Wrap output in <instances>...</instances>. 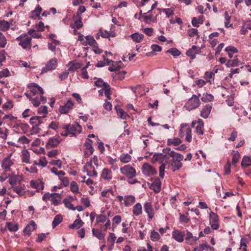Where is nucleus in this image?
<instances>
[{"mask_svg": "<svg viewBox=\"0 0 251 251\" xmlns=\"http://www.w3.org/2000/svg\"><path fill=\"white\" fill-rule=\"evenodd\" d=\"M163 153L168 154L169 158L171 157V160L169 161L173 172H175L181 168L182 164L181 161L183 159V155L177 153L174 151H171L169 148H166L163 150Z\"/></svg>", "mask_w": 251, "mask_h": 251, "instance_id": "f257e3e1", "label": "nucleus"}, {"mask_svg": "<svg viewBox=\"0 0 251 251\" xmlns=\"http://www.w3.org/2000/svg\"><path fill=\"white\" fill-rule=\"evenodd\" d=\"M62 129L64 131L61 133V135L63 136L76 137V135L79 134L82 131L81 126L78 124L75 125L71 124H63L61 126Z\"/></svg>", "mask_w": 251, "mask_h": 251, "instance_id": "f03ea898", "label": "nucleus"}, {"mask_svg": "<svg viewBox=\"0 0 251 251\" xmlns=\"http://www.w3.org/2000/svg\"><path fill=\"white\" fill-rule=\"evenodd\" d=\"M185 135V140L188 142H191L192 141L191 129L188 124L182 123L180 125V129L179 131L178 136L181 138H182Z\"/></svg>", "mask_w": 251, "mask_h": 251, "instance_id": "7ed1b4c3", "label": "nucleus"}, {"mask_svg": "<svg viewBox=\"0 0 251 251\" xmlns=\"http://www.w3.org/2000/svg\"><path fill=\"white\" fill-rule=\"evenodd\" d=\"M201 96L200 94H199L198 96L193 95L185 103L184 107L188 111L198 108L201 104L199 99Z\"/></svg>", "mask_w": 251, "mask_h": 251, "instance_id": "20e7f679", "label": "nucleus"}, {"mask_svg": "<svg viewBox=\"0 0 251 251\" xmlns=\"http://www.w3.org/2000/svg\"><path fill=\"white\" fill-rule=\"evenodd\" d=\"M17 40L19 41V45L25 50H30L31 47V38L27 35H22L17 38Z\"/></svg>", "mask_w": 251, "mask_h": 251, "instance_id": "39448f33", "label": "nucleus"}, {"mask_svg": "<svg viewBox=\"0 0 251 251\" xmlns=\"http://www.w3.org/2000/svg\"><path fill=\"white\" fill-rule=\"evenodd\" d=\"M120 171L122 174L126 176L128 178H132L136 175L135 169L129 165L121 167Z\"/></svg>", "mask_w": 251, "mask_h": 251, "instance_id": "423d86ee", "label": "nucleus"}, {"mask_svg": "<svg viewBox=\"0 0 251 251\" xmlns=\"http://www.w3.org/2000/svg\"><path fill=\"white\" fill-rule=\"evenodd\" d=\"M151 183H148L149 188L155 193H159L161 190V182L158 177H153L151 180Z\"/></svg>", "mask_w": 251, "mask_h": 251, "instance_id": "0eeeda50", "label": "nucleus"}, {"mask_svg": "<svg viewBox=\"0 0 251 251\" xmlns=\"http://www.w3.org/2000/svg\"><path fill=\"white\" fill-rule=\"evenodd\" d=\"M93 141L92 140L87 138L84 144V155L85 158L89 157L91 155L94 151V149L92 147Z\"/></svg>", "mask_w": 251, "mask_h": 251, "instance_id": "6e6552de", "label": "nucleus"}, {"mask_svg": "<svg viewBox=\"0 0 251 251\" xmlns=\"http://www.w3.org/2000/svg\"><path fill=\"white\" fill-rule=\"evenodd\" d=\"M219 216L217 214L211 212L209 214V223L213 230H217L220 227Z\"/></svg>", "mask_w": 251, "mask_h": 251, "instance_id": "1a4fd4ad", "label": "nucleus"}, {"mask_svg": "<svg viewBox=\"0 0 251 251\" xmlns=\"http://www.w3.org/2000/svg\"><path fill=\"white\" fill-rule=\"evenodd\" d=\"M57 59L55 58H53L50 60L46 64L45 67H43L42 71L41 74H44L54 70L57 67Z\"/></svg>", "mask_w": 251, "mask_h": 251, "instance_id": "9d476101", "label": "nucleus"}, {"mask_svg": "<svg viewBox=\"0 0 251 251\" xmlns=\"http://www.w3.org/2000/svg\"><path fill=\"white\" fill-rule=\"evenodd\" d=\"M28 88L29 89L30 94L32 96H35L39 95V94H44V92L43 89L37 84L35 83H31L28 85Z\"/></svg>", "mask_w": 251, "mask_h": 251, "instance_id": "9b49d317", "label": "nucleus"}, {"mask_svg": "<svg viewBox=\"0 0 251 251\" xmlns=\"http://www.w3.org/2000/svg\"><path fill=\"white\" fill-rule=\"evenodd\" d=\"M143 173L147 176H151L156 174L157 172L154 168L147 163L143 164L142 168Z\"/></svg>", "mask_w": 251, "mask_h": 251, "instance_id": "f8f14e48", "label": "nucleus"}, {"mask_svg": "<svg viewBox=\"0 0 251 251\" xmlns=\"http://www.w3.org/2000/svg\"><path fill=\"white\" fill-rule=\"evenodd\" d=\"M46 98L43 96V94H39L37 96H32L30 100L32 103L35 107H38L41 102L44 103L46 102Z\"/></svg>", "mask_w": 251, "mask_h": 251, "instance_id": "ddd939ff", "label": "nucleus"}, {"mask_svg": "<svg viewBox=\"0 0 251 251\" xmlns=\"http://www.w3.org/2000/svg\"><path fill=\"white\" fill-rule=\"evenodd\" d=\"M74 103L71 100H68L65 105L60 106L59 110L61 114H67L69 111L73 109Z\"/></svg>", "mask_w": 251, "mask_h": 251, "instance_id": "4468645a", "label": "nucleus"}, {"mask_svg": "<svg viewBox=\"0 0 251 251\" xmlns=\"http://www.w3.org/2000/svg\"><path fill=\"white\" fill-rule=\"evenodd\" d=\"M13 164V162L11 160L10 156L4 158L1 163V167L5 172L11 171V166Z\"/></svg>", "mask_w": 251, "mask_h": 251, "instance_id": "2eb2a0df", "label": "nucleus"}, {"mask_svg": "<svg viewBox=\"0 0 251 251\" xmlns=\"http://www.w3.org/2000/svg\"><path fill=\"white\" fill-rule=\"evenodd\" d=\"M201 52V49L198 47L193 45L191 49H189L186 52V55L190 57L191 59L196 58V55Z\"/></svg>", "mask_w": 251, "mask_h": 251, "instance_id": "dca6fc26", "label": "nucleus"}, {"mask_svg": "<svg viewBox=\"0 0 251 251\" xmlns=\"http://www.w3.org/2000/svg\"><path fill=\"white\" fill-rule=\"evenodd\" d=\"M185 232H182L178 229H174L172 232V237L178 242H182L184 238Z\"/></svg>", "mask_w": 251, "mask_h": 251, "instance_id": "f3484780", "label": "nucleus"}, {"mask_svg": "<svg viewBox=\"0 0 251 251\" xmlns=\"http://www.w3.org/2000/svg\"><path fill=\"white\" fill-rule=\"evenodd\" d=\"M74 18L75 19V24L71 25V27L72 28H75V27L77 29H79L83 26V23L82 22V18L80 15L79 13H76L74 15Z\"/></svg>", "mask_w": 251, "mask_h": 251, "instance_id": "a211bd4d", "label": "nucleus"}, {"mask_svg": "<svg viewBox=\"0 0 251 251\" xmlns=\"http://www.w3.org/2000/svg\"><path fill=\"white\" fill-rule=\"evenodd\" d=\"M164 160H169V155L168 154L155 153L151 159V161L153 163L157 161L162 162Z\"/></svg>", "mask_w": 251, "mask_h": 251, "instance_id": "6ab92c4d", "label": "nucleus"}, {"mask_svg": "<svg viewBox=\"0 0 251 251\" xmlns=\"http://www.w3.org/2000/svg\"><path fill=\"white\" fill-rule=\"evenodd\" d=\"M145 211L148 214L150 220H151L154 216V212L151 202H147L144 205Z\"/></svg>", "mask_w": 251, "mask_h": 251, "instance_id": "aec40b11", "label": "nucleus"}, {"mask_svg": "<svg viewBox=\"0 0 251 251\" xmlns=\"http://www.w3.org/2000/svg\"><path fill=\"white\" fill-rule=\"evenodd\" d=\"M85 167L87 168V174L88 176H97V172L92 165V162H87L85 164Z\"/></svg>", "mask_w": 251, "mask_h": 251, "instance_id": "412c9836", "label": "nucleus"}, {"mask_svg": "<svg viewBox=\"0 0 251 251\" xmlns=\"http://www.w3.org/2000/svg\"><path fill=\"white\" fill-rule=\"evenodd\" d=\"M185 232H186V233H185L184 238L187 244L191 245L193 242L199 240V237L194 236L192 233L188 230H186Z\"/></svg>", "mask_w": 251, "mask_h": 251, "instance_id": "4be33fe9", "label": "nucleus"}, {"mask_svg": "<svg viewBox=\"0 0 251 251\" xmlns=\"http://www.w3.org/2000/svg\"><path fill=\"white\" fill-rule=\"evenodd\" d=\"M100 177L105 180H110L112 178V173L110 169L104 168L101 172Z\"/></svg>", "mask_w": 251, "mask_h": 251, "instance_id": "5701e85b", "label": "nucleus"}, {"mask_svg": "<svg viewBox=\"0 0 251 251\" xmlns=\"http://www.w3.org/2000/svg\"><path fill=\"white\" fill-rule=\"evenodd\" d=\"M60 143L59 139L55 137L50 138L46 144V147L48 148H54L57 147Z\"/></svg>", "mask_w": 251, "mask_h": 251, "instance_id": "b1692460", "label": "nucleus"}, {"mask_svg": "<svg viewBox=\"0 0 251 251\" xmlns=\"http://www.w3.org/2000/svg\"><path fill=\"white\" fill-rule=\"evenodd\" d=\"M211 109L212 105L211 104H206L201 112V116L203 118H207L211 112Z\"/></svg>", "mask_w": 251, "mask_h": 251, "instance_id": "393cba45", "label": "nucleus"}, {"mask_svg": "<svg viewBox=\"0 0 251 251\" xmlns=\"http://www.w3.org/2000/svg\"><path fill=\"white\" fill-rule=\"evenodd\" d=\"M35 228V223L33 221H31L29 224L25 226L24 229V232L25 234L29 235L31 233V232L33 231Z\"/></svg>", "mask_w": 251, "mask_h": 251, "instance_id": "a878e982", "label": "nucleus"}, {"mask_svg": "<svg viewBox=\"0 0 251 251\" xmlns=\"http://www.w3.org/2000/svg\"><path fill=\"white\" fill-rule=\"evenodd\" d=\"M198 125L196 128V132L200 135L203 134L204 123L202 120L199 119L197 121Z\"/></svg>", "mask_w": 251, "mask_h": 251, "instance_id": "bb28decb", "label": "nucleus"}, {"mask_svg": "<svg viewBox=\"0 0 251 251\" xmlns=\"http://www.w3.org/2000/svg\"><path fill=\"white\" fill-rule=\"evenodd\" d=\"M85 39L86 41L84 42H82V44L84 46L88 45L91 46H95L97 44V42L93 36L88 35L85 37Z\"/></svg>", "mask_w": 251, "mask_h": 251, "instance_id": "cd10ccee", "label": "nucleus"}, {"mask_svg": "<svg viewBox=\"0 0 251 251\" xmlns=\"http://www.w3.org/2000/svg\"><path fill=\"white\" fill-rule=\"evenodd\" d=\"M92 231L93 235L99 240H104L105 234L102 233L101 230L93 228Z\"/></svg>", "mask_w": 251, "mask_h": 251, "instance_id": "c85d7f7f", "label": "nucleus"}, {"mask_svg": "<svg viewBox=\"0 0 251 251\" xmlns=\"http://www.w3.org/2000/svg\"><path fill=\"white\" fill-rule=\"evenodd\" d=\"M5 227L11 232H16L18 230L19 225L12 222H6Z\"/></svg>", "mask_w": 251, "mask_h": 251, "instance_id": "c756f323", "label": "nucleus"}, {"mask_svg": "<svg viewBox=\"0 0 251 251\" xmlns=\"http://www.w3.org/2000/svg\"><path fill=\"white\" fill-rule=\"evenodd\" d=\"M12 188L13 190V191L15 193H16L17 194H18L20 196H23L24 194L25 193V185H23L22 186L21 184H19L18 186H14L13 187H12Z\"/></svg>", "mask_w": 251, "mask_h": 251, "instance_id": "7c9ffc66", "label": "nucleus"}, {"mask_svg": "<svg viewBox=\"0 0 251 251\" xmlns=\"http://www.w3.org/2000/svg\"><path fill=\"white\" fill-rule=\"evenodd\" d=\"M42 8L40 6L38 5L34 10L32 11V14L31 16V18L36 19V18H38V19L40 20L41 19L40 15L42 12Z\"/></svg>", "mask_w": 251, "mask_h": 251, "instance_id": "2f4dec72", "label": "nucleus"}, {"mask_svg": "<svg viewBox=\"0 0 251 251\" xmlns=\"http://www.w3.org/2000/svg\"><path fill=\"white\" fill-rule=\"evenodd\" d=\"M51 199V203L55 206L58 205L61 201V197L60 194L54 193Z\"/></svg>", "mask_w": 251, "mask_h": 251, "instance_id": "473e14b6", "label": "nucleus"}, {"mask_svg": "<svg viewBox=\"0 0 251 251\" xmlns=\"http://www.w3.org/2000/svg\"><path fill=\"white\" fill-rule=\"evenodd\" d=\"M240 61L238 58H235L232 60H228L226 64L227 67H236L241 64Z\"/></svg>", "mask_w": 251, "mask_h": 251, "instance_id": "72a5a7b5", "label": "nucleus"}, {"mask_svg": "<svg viewBox=\"0 0 251 251\" xmlns=\"http://www.w3.org/2000/svg\"><path fill=\"white\" fill-rule=\"evenodd\" d=\"M30 184L31 187L37 189V192H39L40 190H43L44 185L42 183L37 182L34 180H31Z\"/></svg>", "mask_w": 251, "mask_h": 251, "instance_id": "f704fd0d", "label": "nucleus"}, {"mask_svg": "<svg viewBox=\"0 0 251 251\" xmlns=\"http://www.w3.org/2000/svg\"><path fill=\"white\" fill-rule=\"evenodd\" d=\"M133 213L136 216H139L142 213V207L140 203H137L133 206Z\"/></svg>", "mask_w": 251, "mask_h": 251, "instance_id": "c9c22d12", "label": "nucleus"}, {"mask_svg": "<svg viewBox=\"0 0 251 251\" xmlns=\"http://www.w3.org/2000/svg\"><path fill=\"white\" fill-rule=\"evenodd\" d=\"M118 115L123 119H126L128 116V115L122 108L118 105L115 106Z\"/></svg>", "mask_w": 251, "mask_h": 251, "instance_id": "e433bc0d", "label": "nucleus"}, {"mask_svg": "<svg viewBox=\"0 0 251 251\" xmlns=\"http://www.w3.org/2000/svg\"><path fill=\"white\" fill-rule=\"evenodd\" d=\"M135 201V198L133 196L129 195L125 198V205L126 206H129L132 205Z\"/></svg>", "mask_w": 251, "mask_h": 251, "instance_id": "4c0bfd02", "label": "nucleus"}, {"mask_svg": "<svg viewBox=\"0 0 251 251\" xmlns=\"http://www.w3.org/2000/svg\"><path fill=\"white\" fill-rule=\"evenodd\" d=\"M132 39L136 43H140L144 38V35L139 33H134L130 35Z\"/></svg>", "mask_w": 251, "mask_h": 251, "instance_id": "58836bf2", "label": "nucleus"}, {"mask_svg": "<svg viewBox=\"0 0 251 251\" xmlns=\"http://www.w3.org/2000/svg\"><path fill=\"white\" fill-rule=\"evenodd\" d=\"M83 222L80 219H76L74 223L69 226L70 228L78 229L82 226Z\"/></svg>", "mask_w": 251, "mask_h": 251, "instance_id": "ea45409f", "label": "nucleus"}, {"mask_svg": "<svg viewBox=\"0 0 251 251\" xmlns=\"http://www.w3.org/2000/svg\"><path fill=\"white\" fill-rule=\"evenodd\" d=\"M250 165H251V158L249 156H244L241 162L242 167L245 168Z\"/></svg>", "mask_w": 251, "mask_h": 251, "instance_id": "a19ab883", "label": "nucleus"}, {"mask_svg": "<svg viewBox=\"0 0 251 251\" xmlns=\"http://www.w3.org/2000/svg\"><path fill=\"white\" fill-rule=\"evenodd\" d=\"M181 143V140L178 138H174L173 139H168L167 140V144L169 146L172 145L175 146H177Z\"/></svg>", "mask_w": 251, "mask_h": 251, "instance_id": "79ce46f5", "label": "nucleus"}, {"mask_svg": "<svg viewBox=\"0 0 251 251\" xmlns=\"http://www.w3.org/2000/svg\"><path fill=\"white\" fill-rule=\"evenodd\" d=\"M63 220V217L61 215H56L52 221V227L55 228L60 223L62 222Z\"/></svg>", "mask_w": 251, "mask_h": 251, "instance_id": "37998d69", "label": "nucleus"}, {"mask_svg": "<svg viewBox=\"0 0 251 251\" xmlns=\"http://www.w3.org/2000/svg\"><path fill=\"white\" fill-rule=\"evenodd\" d=\"M151 48L152 51L147 53L146 54L147 55L151 56V55H154L155 52H156V51L159 52V51H161L162 50V48L160 46H159L157 45H155V44L152 45Z\"/></svg>", "mask_w": 251, "mask_h": 251, "instance_id": "c03bdc74", "label": "nucleus"}, {"mask_svg": "<svg viewBox=\"0 0 251 251\" xmlns=\"http://www.w3.org/2000/svg\"><path fill=\"white\" fill-rule=\"evenodd\" d=\"M207 249H210V250H214V248L209 246L207 244H201L198 247L194 249V251H203V250Z\"/></svg>", "mask_w": 251, "mask_h": 251, "instance_id": "a18cd8bd", "label": "nucleus"}, {"mask_svg": "<svg viewBox=\"0 0 251 251\" xmlns=\"http://www.w3.org/2000/svg\"><path fill=\"white\" fill-rule=\"evenodd\" d=\"M119 159L122 163H127L130 161L131 157L128 153L123 154L119 157Z\"/></svg>", "mask_w": 251, "mask_h": 251, "instance_id": "49530a36", "label": "nucleus"}, {"mask_svg": "<svg viewBox=\"0 0 251 251\" xmlns=\"http://www.w3.org/2000/svg\"><path fill=\"white\" fill-rule=\"evenodd\" d=\"M213 96L210 94L208 93H204L201 98V100L204 102L211 101L213 100Z\"/></svg>", "mask_w": 251, "mask_h": 251, "instance_id": "de8ad7c7", "label": "nucleus"}, {"mask_svg": "<svg viewBox=\"0 0 251 251\" xmlns=\"http://www.w3.org/2000/svg\"><path fill=\"white\" fill-rule=\"evenodd\" d=\"M203 23V16H200L199 19H197L195 17L193 18L192 21V24L194 27H199V24H202Z\"/></svg>", "mask_w": 251, "mask_h": 251, "instance_id": "09e8293b", "label": "nucleus"}, {"mask_svg": "<svg viewBox=\"0 0 251 251\" xmlns=\"http://www.w3.org/2000/svg\"><path fill=\"white\" fill-rule=\"evenodd\" d=\"M10 26V24L9 22L4 20L0 21V27L2 30L5 31L8 30Z\"/></svg>", "mask_w": 251, "mask_h": 251, "instance_id": "8fccbe9b", "label": "nucleus"}, {"mask_svg": "<svg viewBox=\"0 0 251 251\" xmlns=\"http://www.w3.org/2000/svg\"><path fill=\"white\" fill-rule=\"evenodd\" d=\"M107 220V217L105 215H97V218H96V224H98L99 223H104Z\"/></svg>", "mask_w": 251, "mask_h": 251, "instance_id": "3c124183", "label": "nucleus"}, {"mask_svg": "<svg viewBox=\"0 0 251 251\" xmlns=\"http://www.w3.org/2000/svg\"><path fill=\"white\" fill-rule=\"evenodd\" d=\"M240 158V154L237 151L233 155L232 158V164L236 165V164L239 161Z\"/></svg>", "mask_w": 251, "mask_h": 251, "instance_id": "603ef678", "label": "nucleus"}, {"mask_svg": "<svg viewBox=\"0 0 251 251\" xmlns=\"http://www.w3.org/2000/svg\"><path fill=\"white\" fill-rule=\"evenodd\" d=\"M188 213H187L186 215L182 214L181 213L179 214V220L181 223L187 224L188 223L190 219L188 217Z\"/></svg>", "mask_w": 251, "mask_h": 251, "instance_id": "864d4df0", "label": "nucleus"}, {"mask_svg": "<svg viewBox=\"0 0 251 251\" xmlns=\"http://www.w3.org/2000/svg\"><path fill=\"white\" fill-rule=\"evenodd\" d=\"M29 157L28 151H26L24 152L22 155V160L23 162L26 163H29Z\"/></svg>", "mask_w": 251, "mask_h": 251, "instance_id": "5fc2aeb1", "label": "nucleus"}, {"mask_svg": "<svg viewBox=\"0 0 251 251\" xmlns=\"http://www.w3.org/2000/svg\"><path fill=\"white\" fill-rule=\"evenodd\" d=\"M81 67V65L79 63L72 64L69 67L68 71L74 72Z\"/></svg>", "mask_w": 251, "mask_h": 251, "instance_id": "6e6d98bb", "label": "nucleus"}, {"mask_svg": "<svg viewBox=\"0 0 251 251\" xmlns=\"http://www.w3.org/2000/svg\"><path fill=\"white\" fill-rule=\"evenodd\" d=\"M9 178V184L12 186V187H13L14 186L16 185V182L17 181V176L16 175H10V177Z\"/></svg>", "mask_w": 251, "mask_h": 251, "instance_id": "4d7b16f0", "label": "nucleus"}, {"mask_svg": "<svg viewBox=\"0 0 251 251\" xmlns=\"http://www.w3.org/2000/svg\"><path fill=\"white\" fill-rule=\"evenodd\" d=\"M160 239V235L159 233L155 231L154 230H153L151 232V239L152 241H158Z\"/></svg>", "mask_w": 251, "mask_h": 251, "instance_id": "13d9d810", "label": "nucleus"}, {"mask_svg": "<svg viewBox=\"0 0 251 251\" xmlns=\"http://www.w3.org/2000/svg\"><path fill=\"white\" fill-rule=\"evenodd\" d=\"M71 191L73 193L77 192L78 190V186L76 182L73 181L71 182L70 184Z\"/></svg>", "mask_w": 251, "mask_h": 251, "instance_id": "bf43d9fd", "label": "nucleus"}, {"mask_svg": "<svg viewBox=\"0 0 251 251\" xmlns=\"http://www.w3.org/2000/svg\"><path fill=\"white\" fill-rule=\"evenodd\" d=\"M174 56H177L180 55V52L176 48H171L167 51Z\"/></svg>", "mask_w": 251, "mask_h": 251, "instance_id": "052dcab7", "label": "nucleus"}, {"mask_svg": "<svg viewBox=\"0 0 251 251\" xmlns=\"http://www.w3.org/2000/svg\"><path fill=\"white\" fill-rule=\"evenodd\" d=\"M7 43L6 39L4 35L0 32V47L4 48Z\"/></svg>", "mask_w": 251, "mask_h": 251, "instance_id": "680f3d73", "label": "nucleus"}, {"mask_svg": "<svg viewBox=\"0 0 251 251\" xmlns=\"http://www.w3.org/2000/svg\"><path fill=\"white\" fill-rule=\"evenodd\" d=\"M39 119L40 116H33L30 119V124L31 125H35L36 126H39Z\"/></svg>", "mask_w": 251, "mask_h": 251, "instance_id": "e2e57ef3", "label": "nucleus"}, {"mask_svg": "<svg viewBox=\"0 0 251 251\" xmlns=\"http://www.w3.org/2000/svg\"><path fill=\"white\" fill-rule=\"evenodd\" d=\"M108 84L106 82H105L103 81V80L101 78L98 79L97 81L95 82V84L97 87H102L103 88L106 86V84Z\"/></svg>", "mask_w": 251, "mask_h": 251, "instance_id": "0e129e2a", "label": "nucleus"}, {"mask_svg": "<svg viewBox=\"0 0 251 251\" xmlns=\"http://www.w3.org/2000/svg\"><path fill=\"white\" fill-rule=\"evenodd\" d=\"M63 202L66 207L73 210H75V207H74V205L69 201L65 199L64 200Z\"/></svg>", "mask_w": 251, "mask_h": 251, "instance_id": "69168bd1", "label": "nucleus"}, {"mask_svg": "<svg viewBox=\"0 0 251 251\" xmlns=\"http://www.w3.org/2000/svg\"><path fill=\"white\" fill-rule=\"evenodd\" d=\"M143 17L144 18V22L146 23H148L152 17V12L150 13H149L148 12L147 13H144Z\"/></svg>", "mask_w": 251, "mask_h": 251, "instance_id": "338daca9", "label": "nucleus"}, {"mask_svg": "<svg viewBox=\"0 0 251 251\" xmlns=\"http://www.w3.org/2000/svg\"><path fill=\"white\" fill-rule=\"evenodd\" d=\"M188 34L190 37H193L198 35V31L196 28H191L188 31Z\"/></svg>", "mask_w": 251, "mask_h": 251, "instance_id": "774afa93", "label": "nucleus"}]
</instances>
